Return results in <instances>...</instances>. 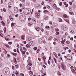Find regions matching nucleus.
Masks as SVG:
<instances>
[{
    "label": "nucleus",
    "instance_id": "obj_42",
    "mask_svg": "<svg viewBox=\"0 0 76 76\" xmlns=\"http://www.w3.org/2000/svg\"><path fill=\"white\" fill-rule=\"evenodd\" d=\"M48 63L49 64H50V61L48 60Z\"/></svg>",
    "mask_w": 76,
    "mask_h": 76
},
{
    "label": "nucleus",
    "instance_id": "obj_37",
    "mask_svg": "<svg viewBox=\"0 0 76 76\" xmlns=\"http://www.w3.org/2000/svg\"><path fill=\"white\" fill-rule=\"evenodd\" d=\"M20 76H24V74H23V73H20Z\"/></svg>",
    "mask_w": 76,
    "mask_h": 76
},
{
    "label": "nucleus",
    "instance_id": "obj_55",
    "mask_svg": "<svg viewBox=\"0 0 76 76\" xmlns=\"http://www.w3.org/2000/svg\"><path fill=\"white\" fill-rule=\"evenodd\" d=\"M0 19H1V20H2L3 19V18H2V17L0 15Z\"/></svg>",
    "mask_w": 76,
    "mask_h": 76
},
{
    "label": "nucleus",
    "instance_id": "obj_64",
    "mask_svg": "<svg viewBox=\"0 0 76 76\" xmlns=\"http://www.w3.org/2000/svg\"><path fill=\"white\" fill-rule=\"evenodd\" d=\"M74 48H76V44H74Z\"/></svg>",
    "mask_w": 76,
    "mask_h": 76
},
{
    "label": "nucleus",
    "instance_id": "obj_48",
    "mask_svg": "<svg viewBox=\"0 0 76 76\" xmlns=\"http://www.w3.org/2000/svg\"><path fill=\"white\" fill-rule=\"evenodd\" d=\"M30 12H31V11L28 10V14H29V13H30Z\"/></svg>",
    "mask_w": 76,
    "mask_h": 76
},
{
    "label": "nucleus",
    "instance_id": "obj_62",
    "mask_svg": "<svg viewBox=\"0 0 76 76\" xmlns=\"http://www.w3.org/2000/svg\"><path fill=\"white\" fill-rule=\"evenodd\" d=\"M31 18H28V20H31Z\"/></svg>",
    "mask_w": 76,
    "mask_h": 76
},
{
    "label": "nucleus",
    "instance_id": "obj_19",
    "mask_svg": "<svg viewBox=\"0 0 76 76\" xmlns=\"http://www.w3.org/2000/svg\"><path fill=\"white\" fill-rule=\"evenodd\" d=\"M63 17H64V18H67V16L66 14L64 15Z\"/></svg>",
    "mask_w": 76,
    "mask_h": 76
},
{
    "label": "nucleus",
    "instance_id": "obj_27",
    "mask_svg": "<svg viewBox=\"0 0 76 76\" xmlns=\"http://www.w3.org/2000/svg\"><path fill=\"white\" fill-rule=\"evenodd\" d=\"M0 60L1 61H3V59L1 57H0Z\"/></svg>",
    "mask_w": 76,
    "mask_h": 76
},
{
    "label": "nucleus",
    "instance_id": "obj_30",
    "mask_svg": "<svg viewBox=\"0 0 76 76\" xmlns=\"http://www.w3.org/2000/svg\"><path fill=\"white\" fill-rule=\"evenodd\" d=\"M73 32H74V31H73L72 30H71L70 31V34H73Z\"/></svg>",
    "mask_w": 76,
    "mask_h": 76
},
{
    "label": "nucleus",
    "instance_id": "obj_2",
    "mask_svg": "<svg viewBox=\"0 0 76 76\" xmlns=\"http://www.w3.org/2000/svg\"><path fill=\"white\" fill-rule=\"evenodd\" d=\"M14 11L15 13H18L19 12V10L18 7H15L14 8Z\"/></svg>",
    "mask_w": 76,
    "mask_h": 76
},
{
    "label": "nucleus",
    "instance_id": "obj_6",
    "mask_svg": "<svg viewBox=\"0 0 76 76\" xmlns=\"http://www.w3.org/2000/svg\"><path fill=\"white\" fill-rule=\"evenodd\" d=\"M35 29L37 31H40V30H41L40 28L38 27H37V28H35Z\"/></svg>",
    "mask_w": 76,
    "mask_h": 76
},
{
    "label": "nucleus",
    "instance_id": "obj_40",
    "mask_svg": "<svg viewBox=\"0 0 76 76\" xmlns=\"http://www.w3.org/2000/svg\"><path fill=\"white\" fill-rule=\"evenodd\" d=\"M62 2H60L59 3V5L60 6H62Z\"/></svg>",
    "mask_w": 76,
    "mask_h": 76
},
{
    "label": "nucleus",
    "instance_id": "obj_11",
    "mask_svg": "<svg viewBox=\"0 0 76 76\" xmlns=\"http://www.w3.org/2000/svg\"><path fill=\"white\" fill-rule=\"evenodd\" d=\"M53 39V37L52 36H50L49 38L48 39V40H49V41H50V40H51Z\"/></svg>",
    "mask_w": 76,
    "mask_h": 76
},
{
    "label": "nucleus",
    "instance_id": "obj_44",
    "mask_svg": "<svg viewBox=\"0 0 76 76\" xmlns=\"http://www.w3.org/2000/svg\"><path fill=\"white\" fill-rule=\"evenodd\" d=\"M23 43L25 44H26V41H24L23 42Z\"/></svg>",
    "mask_w": 76,
    "mask_h": 76
},
{
    "label": "nucleus",
    "instance_id": "obj_45",
    "mask_svg": "<svg viewBox=\"0 0 76 76\" xmlns=\"http://www.w3.org/2000/svg\"><path fill=\"white\" fill-rule=\"evenodd\" d=\"M47 8H48V9H50V6L48 5H47Z\"/></svg>",
    "mask_w": 76,
    "mask_h": 76
},
{
    "label": "nucleus",
    "instance_id": "obj_38",
    "mask_svg": "<svg viewBox=\"0 0 76 76\" xmlns=\"http://www.w3.org/2000/svg\"><path fill=\"white\" fill-rule=\"evenodd\" d=\"M17 46L18 47V48H19V44H17Z\"/></svg>",
    "mask_w": 76,
    "mask_h": 76
},
{
    "label": "nucleus",
    "instance_id": "obj_63",
    "mask_svg": "<svg viewBox=\"0 0 76 76\" xmlns=\"http://www.w3.org/2000/svg\"><path fill=\"white\" fill-rule=\"evenodd\" d=\"M39 49H38L37 50V53H39Z\"/></svg>",
    "mask_w": 76,
    "mask_h": 76
},
{
    "label": "nucleus",
    "instance_id": "obj_56",
    "mask_svg": "<svg viewBox=\"0 0 76 76\" xmlns=\"http://www.w3.org/2000/svg\"><path fill=\"white\" fill-rule=\"evenodd\" d=\"M43 59H45H45H46V57H45V56L43 57Z\"/></svg>",
    "mask_w": 76,
    "mask_h": 76
},
{
    "label": "nucleus",
    "instance_id": "obj_25",
    "mask_svg": "<svg viewBox=\"0 0 76 76\" xmlns=\"http://www.w3.org/2000/svg\"><path fill=\"white\" fill-rule=\"evenodd\" d=\"M4 33H5V32H6V28L4 27Z\"/></svg>",
    "mask_w": 76,
    "mask_h": 76
},
{
    "label": "nucleus",
    "instance_id": "obj_13",
    "mask_svg": "<svg viewBox=\"0 0 76 76\" xmlns=\"http://www.w3.org/2000/svg\"><path fill=\"white\" fill-rule=\"evenodd\" d=\"M48 17L47 16H46L45 17H44L43 18L44 19H45V20H47V19H48Z\"/></svg>",
    "mask_w": 76,
    "mask_h": 76
},
{
    "label": "nucleus",
    "instance_id": "obj_60",
    "mask_svg": "<svg viewBox=\"0 0 76 76\" xmlns=\"http://www.w3.org/2000/svg\"><path fill=\"white\" fill-rule=\"evenodd\" d=\"M49 60H50L51 59V56H50L49 58Z\"/></svg>",
    "mask_w": 76,
    "mask_h": 76
},
{
    "label": "nucleus",
    "instance_id": "obj_4",
    "mask_svg": "<svg viewBox=\"0 0 76 76\" xmlns=\"http://www.w3.org/2000/svg\"><path fill=\"white\" fill-rule=\"evenodd\" d=\"M38 13V12L35 13V15L36 18H39V14Z\"/></svg>",
    "mask_w": 76,
    "mask_h": 76
},
{
    "label": "nucleus",
    "instance_id": "obj_12",
    "mask_svg": "<svg viewBox=\"0 0 76 76\" xmlns=\"http://www.w3.org/2000/svg\"><path fill=\"white\" fill-rule=\"evenodd\" d=\"M49 12H48V11L46 10H44L43 11V13H48Z\"/></svg>",
    "mask_w": 76,
    "mask_h": 76
},
{
    "label": "nucleus",
    "instance_id": "obj_46",
    "mask_svg": "<svg viewBox=\"0 0 76 76\" xmlns=\"http://www.w3.org/2000/svg\"><path fill=\"white\" fill-rule=\"evenodd\" d=\"M56 35H58L59 34V32H57L56 33Z\"/></svg>",
    "mask_w": 76,
    "mask_h": 76
},
{
    "label": "nucleus",
    "instance_id": "obj_16",
    "mask_svg": "<svg viewBox=\"0 0 76 76\" xmlns=\"http://www.w3.org/2000/svg\"><path fill=\"white\" fill-rule=\"evenodd\" d=\"M53 2H54V1H52V0H50L49 1V3L50 4H52V3H53Z\"/></svg>",
    "mask_w": 76,
    "mask_h": 76
},
{
    "label": "nucleus",
    "instance_id": "obj_21",
    "mask_svg": "<svg viewBox=\"0 0 76 76\" xmlns=\"http://www.w3.org/2000/svg\"><path fill=\"white\" fill-rule=\"evenodd\" d=\"M1 23H2L3 26H4V25H5V23H4L3 21L1 22Z\"/></svg>",
    "mask_w": 76,
    "mask_h": 76
},
{
    "label": "nucleus",
    "instance_id": "obj_29",
    "mask_svg": "<svg viewBox=\"0 0 76 76\" xmlns=\"http://www.w3.org/2000/svg\"><path fill=\"white\" fill-rule=\"evenodd\" d=\"M59 30H58V29H56L55 30V31H56V32H58V31H59Z\"/></svg>",
    "mask_w": 76,
    "mask_h": 76
},
{
    "label": "nucleus",
    "instance_id": "obj_8",
    "mask_svg": "<svg viewBox=\"0 0 76 76\" xmlns=\"http://www.w3.org/2000/svg\"><path fill=\"white\" fill-rule=\"evenodd\" d=\"M71 71L72 73H73V74H75V73H76V72H75V69H71Z\"/></svg>",
    "mask_w": 76,
    "mask_h": 76
},
{
    "label": "nucleus",
    "instance_id": "obj_26",
    "mask_svg": "<svg viewBox=\"0 0 76 76\" xmlns=\"http://www.w3.org/2000/svg\"><path fill=\"white\" fill-rule=\"evenodd\" d=\"M62 20L61 18H59V22H62Z\"/></svg>",
    "mask_w": 76,
    "mask_h": 76
},
{
    "label": "nucleus",
    "instance_id": "obj_57",
    "mask_svg": "<svg viewBox=\"0 0 76 76\" xmlns=\"http://www.w3.org/2000/svg\"><path fill=\"white\" fill-rule=\"evenodd\" d=\"M57 55V54L56 53H55L54 55V56H55V57H56Z\"/></svg>",
    "mask_w": 76,
    "mask_h": 76
},
{
    "label": "nucleus",
    "instance_id": "obj_36",
    "mask_svg": "<svg viewBox=\"0 0 76 76\" xmlns=\"http://www.w3.org/2000/svg\"><path fill=\"white\" fill-rule=\"evenodd\" d=\"M57 43L56 42H53V44L54 45H56V44Z\"/></svg>",
    "mask_w": 76,
    "mask_h": 76
},
{
    "label": "nucleus",
    "instance_id": "obj_35",
    "mask_svg": "<svg viewBox=\"0 0 76 76\" xmlns=\"http://www.w3.org/2000/svg\"><path fill=\"white\" fill-rule=\"evenodd\" d=\"M69 10H70V11H72V7H70L69 8Z\"/></svg>",
    "mask_w": 76,
    "mask_h": 76
},
{
    "label": "nucleus",
    "instance_id": "obj_5",
    "mask_svg": "<svg viewBox=\"0 0 76 76\" xmlns=\"http://www.w3.org/2000/svg\"><path fill=\"white\" fill-rule=\"evenodd\" d=\"M9 18L10 20H11V21H13V20L14 19V18L12 17V16L11 15H10L9 17Z\"/></svg>",
    "mask_w": 76,
    "mask_h": 76
},
{
    "label": "nucleus",
    "instance_id": "obj_3",
    "mask_svg": "<svg viewBox=\"0 0 76 76\" xmlns=\"http://www.w3.org/2000/svg\"><path fill=\"white\" fill-rule=\"evenodd\" d=\"M28 10H27V9H25L24 10L23 13L25 15H28L29 14V12H28Z\"/></svg>",
    "mask_w": 76,
    "mask_h": 76
},
{
    "label": "nucleus",
    "instance_id": "obj_23",
    "mask_svg": "<svg viewBox=\"0 0 76 76\" xmlns=\"http://www.w3.org/2000/svg\"><path fill=\"white\" fill-rule=\"evenodd\" d=\"M25 52H26V51L25 50V51H22V54H25Z\"/></svg>",
    "mask_w": 76,
    "mask_h": 76
},
{
    "label": "nucleus",
    "instance_id": "obj_28",
    "mask_svg": "<svg viewBox=\"0 0 76 76\" xmlns=\"http://www.w3.org/2000/svg\"><path fill=\"white\" fill-rule=\"evenodd\" d=\"M33 49H34V50H37V47L34 48H33Z\"/></svg>",
    "mask_w": 76,
    "mask_h": 76
},
{
    "label": "nucleus",
    "instance_id": "obj_18",
    "mask_svg": "<svg viewBox=\"0 0 76 76\" xmlns=\"http://www.w3.org/2000/svg\"><path fill=\"white\" fill-rule=\"evenodd\" d=\"M57 74L59 76H61V74H60V73L59 71H58L57 72Z\"/></svg>",
    "mask_w": 76,
    "mask_h": 76
},
{
    "label": "nucleus",
    "instance_id": "obj_34",
    "mask_svg": "<svg viewBox=\"0 0 76 76\" xmlns=\"http://www.w3.org/2000/svg\"><path fill=\"white\" fill-rule=\"evenodd\" d=\"M66 43L68 44H70V42H69V41H66Z\"/></svg>",
    "mask_w": 76,
    "mask_h": 76
},
{
    "label": "nucleus",
    "instance_id": "obj_7",
    "mask_svg": "<svg viewBox=\"0 0 76 76\" xmlns=\"http://www.w3.org/2000/svg\"><path fill=\"white\" fill-rule=\"evenodd\" d=\"M29 60H28L27 61V62H28V64L29 66H31V65H32V63H31V61H30L29 62Z\"/></svg>",
    "mask_w": 76,
    "mask_h": 76
},
{
    "label": "nucleus",
    "instance_id": "obj_17",
    "mask_svg": "<svg viewBox=\"0 0 76 76\" xmlns=\"http://www.w3.org/2000/svg\"><path fill=\"white\" fill-rule=\"evenodd\" d=\"M64 20L65 21V22H67V23H69V20H68L67 19H65Z\"/></svg>",
    "mask_w": 76,
    "mask_h": 76
},
{
    "label": "nucleus",
    "instance_id": "obj_52",
    "mask_svg": "<svg viewBox=\"0 0 76 76\" xmlns=\"http://www.w3.org/2000/svg\"><path fill=\"white\" fill-rule=\"evenodd\" d=\"M20 46H21L22 47L23 46V44L21 43L20 44Z\"/></svg>",
    "mask_w": 76,
    "mask_h": 76
},
{
    "label": "nucleus",
    "instance_id": "obj_39",
    "mask_svg": "<svg viewBox=\"0 0 76 76\" xmlns=\"http://www.w3.org/2000/svg\"><path fill=\"white\" fill-rule=\"evenodd\" d=\"M15 67L16 69H18L19 68V66L18 65L17 66H15Z\"/></svg>",
    "mask_w": 76,
    "mask_h": 76
},
{
    "label": "nucleus",
    "instance_id": "obj_9",
    "mask_svg": "<svg viewBox=\"0 0 76 76\" xmlns=\"http://www.w3.org/2000/svg\"><path fill=\"white\" fill-rule=\"evenodd\" d=\"M31 19L32 20H33V21L34 22H36V20L35 19V18H31Z\"/></svg>",
    "mask_w": 76,
    "mask_h": 76
},
{
    "label": "nucleus",
    "instance_id": "obj_33",
    "mask_svg": "<svg viewBox=\"0 0 76 76\" xmlns=\"http://www.w3.org/2000/svg\"><path fill=\"white\" fill-rule=\"evenodd\" d=\"M17 52H18V53L19 54H20V53L19 52V50H18V49H17Z\"/></svg>",
    "mask_w": 76,
    "mask_h": 76
},
{
    "label": "nucleus",
    "instance_id": "obj_53",
    "mask_svg": "<svg viewBox=\"0 0 76 76\" xmlns=\"http://www.w3.org/2000/svg\"><path fill=\"white\" fill-rule=\"evenodd\" d=\"M43 66L44 67V68H46V66L44 64L43 65Z\"/></svg>",
    "mask_w": 76,
    "mask_h": 76
},
{
    "label": "nucleus",
    "instance_id": "obj_61",
    "mask_svg": "<svg viewBox=\"0 0 76 76\" xmlns=\"http://www.w3.org/2000/svg\"><path fill=\"white\" fill-rule=\"evenodd\" d=\"M68 34L67 33V32H66L65 34V35L67 36V35Z\"/></svg>",
    "mask_w": 76,
    "mask_h": 76
},
{
    "label": "nucleus",
    "instance_id": "obj_14",
    "mask_svg": "<svg viewBox=\"0 0 76 76\" xmlns=\"http://www.w3.org/2000/svg\"><path fill=\"white\" fill-rule=\"evenodd\" d=\"M21 39H22L23 40L24 39H25V36L22 35V36H21Z\"/></svg>",
    "mask_w": 76,
    "mask_h": 76
},
{
    "label": "nucleus",
    "instance_id": "obj_50",
    "mask_svg": "<svg viewBox=\"0 0 76 76\" xmlns=\"http://www.w3.org/2000/svg\"><path fill=\"white\" fill-rule=\"evenodd\" d=\"M12 69L13 70H15V68L14 67V66H12Z\"/></svg>",
    "mask_w": 76,
    "mask_h": 76
},
{
    "label": "nucleus",
    "instance_id": "obj_10",
    "mask_svg": "<svg viewBox=\"0 0 76 76\" xmlns=\"http://www.w3.org/2000/svg\"><path fill=\"white\" fill-rule=\"evenodd\" d=\"M11 54L13 55L14 56H17V53H11Z\"/></svg>",
    "mask_w": 76,
    "mask_h": 76
},
{
    "label": "nucleus",
    "instance_id": "obj_15",
    "mask_svg": "<svg viewBox=\"0 0 76 76\" xmlns=\"http://www.w3.org/2000/svg\"><path fill=\"white\" fill-rule=\"evenodd\" d=\"M4 45L6 46L7 48H9V45L7 44H4Z\"/></svg>",
    "mask_w": 76,
    "mask_h": 76
},
{
    "label": "nucleus",
    "instance_id": "obj_31",
    "mask_svg": "<svg viewBox=\"0 0 76 76\" xmlns=\"http://www.w3.org/2000/svg\"><path fill=\"white\" fill-rule=\"evenodd\" d=\"M14 61L15 63H16L17 62V61H16V58H14Z\"/></svg>",
    "mask_w": 76,
    "mask_h": 76
},
{
    "label": "nucleus",
    "instance_id": "obj_59",
    "mask_svg": "<svg viewBox=\"0 0 76 76\" xmlns=\"http://www.w3.org/2000/svg\"><path fill=\"white\" fill-rule=\"evenodd\" d=\"M23 50H26V48H25V47H23Z\"/></svg>",
    "mask_w": 76,
    "mask_h": 76
},
{
    "label": "nucleus",
    "instance_id": "obj_47",
    "mask_svg": "<svg viewBox=\"0 0 76 76\" xmlns=\"http://www.w3.org/2000/svg\"><path fill=\"white\" fill-rule=\"evenodd\" d=\"M7 57L9 58V57H10V55L9 54H7Z\"/></svg>",
    "mask_w": 76,
    "mask_h": 76
},
{
    "label": "nucleus",
    "instance_id": "obj_54",
    "mask_svg": "<svg viewBox=\"0 0 76 76\" xmlns=\"http://www.w3.org/2000/svg\"><path fill=\"white\" fill-rule=\"evenodd\" d=\"M18 16H19V14H16V15H15V16L17 18V17H18Z\"/></svg>",
    "mask_w": 76,
    "mask_h": 76
},
{
    "label": "nucleus",
    "instance_id": "obj_51",
    "mask_svg": "<svg viewBox=\"0 0 76 76\" xmlns=\"http://www.w3.org/2000/svg\"><path fill=\"white\" fill-rule=\"evenodd\" d=\"M73 24H75V21H72Z\"/></svg>",
    "mask_w": 76,
    "mask_h": 76
},
{
    "label": "nucleus",
    "instance_id": "obj_22",
    "mask_svg": "<svg viewBox=\"0 0 76 76\" xmlns=\"http://www.w3.org/2000/svg\"><path fill=\"white\" fill-rule=\"evenodd\" d=\"M12 43H13V42H8V44H9V45H12Z\"/></svg>",
    "mask_w": 76,
    "mask_h": 76
},
{
    "label": "nucleus",
    "instance_id": "obj_24",
    "mask_svg": "<svg viewBox=\"0 0 76 76\" xmlns=\"http://www.w3.org/2000/svg\"><path fill=\"white\" fill-rule=\"evenodd\" d=\"M53 60H54L55 63H57V61L56 60V58H54Z\"/></svg>",
    "mask_w": 76,
    "mask_h": 76
},
{
    "label": "nucleus",
    "instance_id": "obj_58",
    "mask_svg": "<svg viewBox=\"0 0 76 76\" xmlns=\"http://www.w3.org/2000/svg\"><path fill=\"white\" fill-rule=\"evenodd\" d=\"M1 4H2V3H3V1L2 0H1Z\"/></svg>",
    "mask_w": 76,
    "mask_h": 76
},
{
    "label": "nucleus",
    "instance_id": "obj_41",
    "mask_svg": "<svg viewBox=\"0 0 76 76\" xmlns=\"http://www.w3.org/2000/svg\"><path fill=\"white\" fill-rule=\"evenodd\" d=\"M15 25V24H14V23H12L11 24V26L12 27L13 26H14V25Z\"/></svg>",
    "mask_w": 76,
    "mask_h": 76
},
{
    "label": "nucleus",
    "instance_id": "obj_1",
    "mask_svg": "<svg viewBox=\"0 0 76 76\" xmlns=\"http://www.w3.org/2000/svg\"><path fill=\"white\" fill-rule=\"evenodd\" d=\"M61 66H62V69L63 70H65L66 69V67L64 65V63L62 62L61 64Z\"/></svg>",
    "mask_w": 76,
    "mask_h": 76
},
{
    "label": "nucleus",
    "instance_id": "obj_32",
    "mask_svg": "<svg viewBox=\"0 0 76 76\" xmlns=\"http://www.w3.org/2000/svg\"><path fill=\"white\" fill-rule=\"evenodd\" d=\"M3 12H6V9H5V8H4L3 9Z\"/></svg>",
    "mask_w": 76,
    "mask_h": 76
},
{
    "label": "nucleus",
    "instance_id": "obj_43",
    "mask_svg": "<svg viewBox=\"0 0 76 76\" xmlns=\"http://www.w3.org/2000/svg\"><path fill=\"white\" fill-rule=\"evenodd\" d=\"M18 73V72L17 71H16L15 72V74L17 75Z\"/></svg>",
    "mask_w": 76,
    "mask_h": 76
},
{
    "label": "nucleus",
    "instance_id": "obj_20",
    "mask_svg": "<svg viewBox=\"0 0 76 76\" xmlns=\"http://www.w3.org/2000/svg\"><path fill=\"white\" fill-rule=\"evenodd\" d=\"M26 47H27V48H31V47H30V46H29V45L28 44H27L26 45Z\"/></svg>",
    "mask_w": 76,
    "mask_h": 76
},
{
    "label": "nucleus",
    "instance_id": "obj_49",
    "mask_svg": "<svg viewBox=\"0 0 76 76\" xmlns=\"http://www.w3.org/2000/svg\"><path fill=\"white\" fill-rule=\"evenodd\" d=\"M4 54L3 53H2L1 54V57H4Z\"/></svg>",
    "mask_w": 76,
    "mask_h": 76
}]
</instances>
